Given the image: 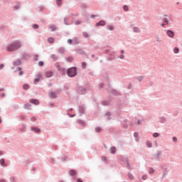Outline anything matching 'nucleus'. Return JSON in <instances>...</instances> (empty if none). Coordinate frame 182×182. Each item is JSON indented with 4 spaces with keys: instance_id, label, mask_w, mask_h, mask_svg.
<instances>
[{
    "instance_id": "9d476101",
    "label": "nucleus",
    "mask_w": 182,
    "mask_h": 182,
    "mask_svg": "<svg viewBox=\"0 0 182 182\" xmlns=\"http://www.w3.org/2000/svg\"><path fill=\"white\" fill-rule=\"evenodd\" d=\"M110 152L112 153V154H114V153H116V147H111Z\"/></svg>"
},
{
    "instance_id": "9b49d317",
    "label": "nucleus",
    "mask_w": 182,
    "mask_h": 182,
    "mask_svg": "<svg viewBox=\"0 0 182 182\" xmlns=\"http://www.w3.org/2000/svg\"><path fill=\"white\" fill-rule=\"evenodd\" d=\"M31 130H34L36 133H39L41 132V129L39 128H31Z\"/></svg>"
},
{
    "instance_id": "7ed1b4c3",
    "label": "nucleus",
    "mask_w": 182,
    "mask_h": 182,
    "mask_svg": "<svg viewBox=\"0 0 182 182\" xmlns=\"http://www.w3.org/2000/svg\"><path fill=\"white\" fill-rule=\"evenodd\" d=\"M45 75L47 77H52V76H53V72L47 71V72L45 73Z\"/></svg>"
},
{
    "instance_id": "f03ea898",
    "label": "nucleus",
    "mask_w": 182,
    "mask_h": 182,
    "mask_svg": "<svg viewBox=\"0 0 182 182\" xmlns=\"http://www.w3.org/2000/svg\"><path fill=\"white\" fill-rule=\"evenodd\" d=\"M68 76L70 77H73L74 76H76L77 75V73L76 72L75 68H71L68 70L67 71Z\"/></svg>"
},
{
    "instance_id": "4c0bfd02",
    "label": "nucleus",
    "mask_w": 182,
    "mask_h": 182,
    "mask_svg": "<svg viewBox=\"0 0 182 182\" xmlns=\"http://www.w3.org/2000/svg\"><path fill=\"white\" fill-rule=\"evenodd\" d=\"M173 141H177V138H176V136H174V137L173 138Z\"/></svg>"
},
{
    "instance_id": "58836bf2",
    "label": "nucleus",
    "mask_w": 182,
    "mask_h": 182,
    "mask_svg": "<svg viewBox=\"0 0 182 182\" xmlns=\"http://www.w3.org/2000/svg\"><path fill=\"white\" fill-rule=\"evenodd\" d=\"M124 55H123L119 56V59H124Z\"/></svg>"
},
{
    "instance_id": "de8ad7c7",
    "label": "nucleus",
    "mask_w": 182,
    "mask_h": 182,
    "mask_svg": "<svg viewBox=\"0 0 182 182\" xmlns=\"http://www.w3.org/2000/svg\"><path fill=\"white\" fill-rule=\"evenodd\" d=\"M0 123H2V119L0 117Z\"/></svg>"
},
{
    "instance_id": "603ef678",
    "label": "nucleus",
    "mask_w": 182,
    "mask_h": 182,
    "mask_svg": "<svg viewBox=\"0 0 182 182\" xmlns=\"http://www.w3.org/2000/svg\"><path fill=\"white\" fill-rule=\"evenodd\" d=\"M141 79H143V77H141L139 78V80H141Z\"/></svg>"
},
{
    "instance_id": "c85d7f7f",
    "label": "nucleus",
    "mask_w": 182,
    "mask_h": 182,
    "mask_svg": "<svg viewBox=\"0 0 182 182\" xmlns=\"http://www.w3.org/2000/svg\"><path fill=\"white\" fill-rule=\"evenodd\" d=\"M153 136H154V137H159V136H160V134H159V133H154V134H153Z\"/></svg>"
},
{
    "instance_id": "1a4fd4ad",
    "label": "nucleus",
    "mask_w": 182,
    "mask_h": 182,
    "mask_svg": "<svg viewBox=\"0 0 182 182\" xmlns=\"http://www.w3.org/2000/svg\"><path fill=\"white\" fill-rule=\"evenodd\" d=\"M48 42L49 43H53V42H55V39H53V38H52V37H50L48 38Z\"/></svg>"
},
{
    "instance_id": "5701e85b",
    "label": "nucleus",
    "mask_w": 182,
    "mask_h": 182,
    "mask_svg": "<svg viewBox=\"0 0 182 182\" xmlns=\"http://www.w3.org/2000/svg\"><path fill=\"white\" fill-rule=\"evenodd\" d=\"M174 53H178V48H175L173 50Z\"/></svg>"
},
{
    "instance_id": "8fccbe9b",
    "label": "nucleus",
    "mask_w": 182,
    "mask_h": 182,
    "mask_svg": "<svg viewBox=\"0 0 182 182\" xmlns=\"http://www.w3.org/2000/svg\"><path fill=\"white\" fill-rule=\"evenodd\" d=\"M134 136H135V137H136V136H137V133H135V134H134Z\"/></svg>"
},
{
    "instance_id": "2f4dec72",
    "label": "nucleus",
    "mask_w": 182,
    "mask_h": 182,
    "mask_svg": "<svg viewBox=\"0 0 182 182\" xmlns=\"http://www.w3.org/2000/svg\"><path fill=\"white\" fill-rule=\"evenodd\" d=\"M164 21L166 22V25H168V20L164 18Z\"/></svg>"
},
{
    "instance_id": "49530a36",
    "label": "nucleus",
    "mask_w": 182,
    "mask_h": 182,
    "mask_svg": "<svg viewBox=\"0 0 182 182\" xmlns=\"http://www.w3.org/2000/svg\"><path fill=\"white\" fill-rule=\"evenodd\" d=\"M121 53H122V55H123V53H124V50H122Z\"/></svg>"
},
{
    "instance_id": "a211bd4d",
    "label": "nucleus",
    "mask_w": 182,
    "mask_h": 182,
    "mask_svg": "<svg viewBox=\"0 0 182 182\" xmlns=\"http://www.w3.org/2000/svg\"><path fill=\"white\" fill-rule=\"evenodd\" d=\"M123 9H124V11H129V7L127 5H124L123 6Z\"/></svg>"
},
{
    "instance_id": "39448f33",
    "label": "nucleus",
    "mask_w": 182,
    "mask_h": 182,
    "mask_svg": "<svg viewBox=\"0 0 182 182\" xmlns=\"http://www.w3.org/2000/svg\"><path fill=\"white\" fill-rule=\"evenodd\" d=\"M168 36H169V38H174V32L168 30L167 32H166Z\"/></svg>"
},
{
    "instance_id": "5fc2aeb1",
    "label": "nucleus",
    "mask_w": 182,
    "mask_h": 182,
    "mask_svg": "<svg viewBox=\"0 0 182 182\" xmlns=\"http://www.w3.org/2000/svg\"><path fill=\"white\" fill-rule=\"evenodd\" d=\"M2 155V152L0 151V156Z\"/></svg>"
},
{
    "instance_id": "a19ab883",
    "label": "nucleus",
    "mask_w": 182,
    "mask_h": 182,
    "mask_svg": "<svg viewBox=\"0 0 182 182\" xmlns=\"http://www.w3.org/2000/svg\"><path fill=\"white\" fill-rule=\"evenodd\" d=\"M38 77H42V74H38Z\"/></svg>"
},
{
    "instance_id": "ddd939ff",
    "label": "nucleus",
    "mask_w": 182,
    "mask_h": 182,
    "mask_svg": "<svg viewBox=\"0 0 182 182\" xmlns=\"http://www.w3.org/2000/svg\"><path fill=\"white\" fill-rule=\"evenodd\" d=\"M23 88L24 89V90H28V89H29V85L28 84H25L23 86Z\"/></svg>"
},
{
    "instance_id": "dca6fc26",
    "label": "nucleus",
    "mask_w": 182,
    "mask_h": 182,
    "mask_svg": "<svg viewBox=\"0 0 182 182\" xmlns=\"http://www.w3.org/2000/svg\"><path fill=\"white\" fill-rule=\"evenodd\" d=\"M18 70H19V75L20 76H22V75H23V72L22 71V68H18Z\"/></svg>"
},
{
    "instance_id": "aec40b11",
    "label": "nucleus",
    "mask_w": 182,
    "mask_h": 182,
    "mask_svg": "<svg viewBox=\"0 0 182 182\" xmlns=\"http://www.w3.org/2000/svg\"><path fill=\"white\" fill-rule=\"evenodd\" d=\"M146 146H148V147H151V142H150V141H146Z\"/></svg>"
},
{
    "instance_id": "f704fd0d",
    "label": "nucleus",
    "mask_w": 182,
    "mask_h": 182,
    "mask_svg": "<svg viewBox=\"0 0 182 182\" xmlns=\"http://www.w3.org/2000/svg\"><path fill=\"white\" fill-rule=\"evenodd\" d=\"M142 178H143V180H146L147 179V176H143Z\"/></svg>"
},
{
    "instance_id": "3c124183",
    "label": "nucleus",
    "mask_w": 182,
    "mask_h": 182,
    "mask_svg": "<svg viewBox=\"0 0 182 182\" xmlns=\"http://www.w3.org/2000/svg\"><path fill=\"white\" fill-rule=\"evenodd\" d=\"M164 25H166V24H165V23H162V24H161V26H164Z\"/></svg>"
},
{
    "instance_id": "0eeeda50",
    "label": "nucleus",
    "mask_w": 182,
    "mask_h": 182,
    "mask_svg": "<svg viewBox=\"0 0 182 182\" xmlns=\"http://www.w3.org/2000/svg\"><path fill=\"white\" fill-rule=\"evenodd\" d=\"M50 97H53L54 99L56 98V93L53 92H50L49 94Z\"/></svg>"
},
{
    "instance_id": "09e8293b",
    "label": "nucleus",
    "mask_w": 182,
    "mask_h": 182,
    "mask_svg": "<svg viewBox=\"0 0 182 182\" xmlns=\"http://www.w3.org/2000/svg\"><path fill=\"white\" fill-rule=\"evenodd\" d=\"M32 120L35 121V120H36V119H35V117H33V118H32Z\"/></svg>"
},
{
    "instance_id": "bb28decb",
    "label": "nucleus",
    "mask_w": 182,
    "mask_h": 182,
    "mask_svg": "<svg viewBox=\"0 0 182 182\" xmlns=\"http://www.w3.org/2000/svg\"><path fill=\"white\" fill-rule=\"evenodd\" d=\"M134 32H140V30L138 28H134Z\"/></svg>"
},
{
    "instance_id": "864d4df0",
    "label": "nucleus",
    "mask_w": 182,
    "mask_h": 182,
    "mask_svg": "<svg viewBox=\"0 0 182 182\" xmlns=\"http://www.w3.org/2000/svg\"><path fill=\"white\" fill-rule=\"evenodd\" d=\"M138 124H140V121H138Z\"/></svg>"
},
{
    "instance_id": "f257e3e1",
    "label": "nucleus",
    "mask_w": 182,
    "mask_h": 182,
    "mask_svg": "<svg viewBox=\"0 0 182 182\" xmlns=\"http://www.w3.org/2000/svg\"><path fill=\"white\" fill-rule=\"evenodd\" d=\"M22 47V43L21 41H15L11 44L7 46L6 50L8 52H15V50H18L20 48Z\"/></svg>"
},
{
    "instance_id": "393cba45",
    "label": "nucleus",
    "mask_w": 182,
    "mask_h": 182,
    "mask_svg": "<svg viewBox=\"0 0 182 182\" xmlns=\"http://www.w3.org/2000/svg\"><path fill=\"white\" fill-rule=\"evenodd\" d=\"M43 65H44V63L43 61H39L38 62V65L43 66Z\"/></svg>"
},
{
    "instance_id": "4be33fe9",
    "label": "nucleus",
    "mask_w": 182,
    "mask_h": 182,
    "mask_svg": "<svg viewBox=\"0 0 182 182\" xmlns=\"http://www.w3.org/2000/svg\"><path fill=\"white\" fill-rule=\"evenodd\" d=\"M73 42V41L72 39H68V43H69V45H72Z\"/></svg>"
},
{
    "instance_id": "79ce46f5",
    "label": "nucleus",
    "mask_w": 182,
    "mask_h": 182,
    "mask_svg": "<svg viewBox=\"0 0 182 182\" xmlns=\"http://www.w3.org/2000/svg\"><path fill=\"white\" fill-rule=\"evenodd\" d=\"M102 159L104 160V161H106V157L103 156V157L102 158Z\"/></svg>"
},
{
    "instance_id": "ea45409f",
    "label": "nucleus",
    "mask_w": 182,
    "mask_h": 182,
    "mask_svg": "<svg viewBox=\"0 0 182 182\" xmlns=\"http://www.w3.org/2000/svg\"><path fill=\"white\" fill-rule=\"evenodd\" d=\"M80 23V22L79 21H75V25H79Z\"/></svg>"
},
{
    "instance_id": "f3484780",
    "label": "nucleus",
    "mask_w": 182,
    "mask_h": 182,
    "mask_svg": "<svg viewBox=\"0 0 182 182\" xmlns=\"http://www.w3.org/2000/svg\"><path fill=\"white\" fill-rule=\"evenodd\" d=\"M95 131L97 132V133H99L100 132H102V129H100V127H96Z\"/></svg>"
},
{
    "instance_id": "c756f323",
    "label": "nucleus",
    "mask_w": 182,
    "mask_h": 182,
    "mask_svg": "<svg viewBox=\"0 0 182 182\" xmlns=\"http://www.w3.org/2000/svg\"><path fill=\"white\" fill-rule=\"evenodd\" d=\"M38 82H39V78H36V79L34 80V83H35V85H36V83H37Z\"/></svg>"
},
{
    "instance_id": "423d86ee",
    "label": "nucleus",
    "mask_w": 182,
    "mask_h": 182,
    "mask_svg": "<svg viewBox=\"0 0 182 182\" xmlns=\"http://www.w3.org/2000/svg\"><path fill=\"white\" fill-rule=\"evenodd\" d=\"M29 102L30 103H33V105L39 104V101H38V100H30Z\"/></svg>"
},
{
    "instance_id": "473e14b6",
    "label": "nucleus",
    "mask_w": 182,
    "mask_h": 182,
    "mask_svg": "<svg viewBox=\"0 0 182 182\" xmlns=\"http://www.w3.org/2000/svg\"><path fill=\"white\" fill-rule=\"evenodd\" d=\"M82 68H86V63H82Z\"/></svg>"
},
{
    "instance_id": "6e6d98bb",
    "label": "nucleus",
    "mask_w": 182,
    "mask_h": 182,
    "mask_svg": "<svg viewBox=\"0 0 182 182\" xmlns=\"http://www.w3.org/2000/svg\"><path fill=\"white\" fill-rule=\"evenodd\" d=\"M18 63H21L20 62H18Z\"/></svg>"
},
{
    "instance_id": "412c9836",
    "label": "nucleus",
    "mask_w": 182,
    "mask_h": 182,
    "mask_svg": "<svg viewBox=\"0 0 182 182\" xmlns=\"http://www.w3.org/2000/svg\"><path fill=\"white\" fill-rule=\"evenodd\" d=\"M84 38H89V34L87 33H83Z\"/></svg>"
},
{
    "instance_id": "2eb2a0df",
    "label": "nucleus",
    "mask_w": 182,
    "mask_h": 182,
    "mask_svg": "<svg viewBox=\"0 0 182 182\" xmlns=\"http://www.w3.org/2000/svg\"><path fill=\"white\" fill-rule=\"evenodd\" d=\"M50 29H51V31L53 32V31H56V26H52L50 27Z\"/></svg>"
},
{
    "instance_id": "e433bc0d",
    "label": "nucleus",
    "mask_w": 182,
    "mask_h": 182,
    "mask_svg": "<svg viewBox=\"0 0 182 182\" xmlns=\"http://www.w3.org/2000/svg\"><path fill=\"white\" fill-rule=\"evenodd\" d=\"M2 69H4V65H3V64H1V65H0V70H2Z\"/></svg>"
},
{
    "instance_id": "c9c22d12",
    "label": "nucleus",
    "mask_w": 182,
    "mask_h": 182,
    "mask_svg": "<svg viewBox=\"0 0 182 182\" xmlns=\"http://www.w3.org/2000/svg\"><path fill=\"white\" fill-rule=\"evenodd\" d=\"M156 41H157V42H161V40L160 39L159 37L156 38Z\"/></svg>"
},
{
    "instance_id": "20e7f679",
    "label": "nucleus",
    "mask_w": 182,
    "mask_h": 182,
    "mask_svg": "<svg viewBox=\"0 0 182 182\" xmlns=\"http://www.w3.org/2000/svg\"><path fill=\"white\" fill-rule=\"evenodd\" d=\"M106 25V22L105 21H100L97 23L96 26H105Z\"/></svg>"
},
{
    "instance_id": "c03bdc74",
    "label": "nucleus",
    "mask_w": 182,
    "mask_h": 182,
    "mask_svg": "<svg viewBox=\"0 0 182 182\" xmlns=\"http://www.w3.org/2000/svg\"><path fill=\"white\" fill-rule=\"evenodd\" d=\"M106 115H107V116H110L109 112H107V113L106 114Z\"/></svg>"
},
{
    "instance_id": "a878e982",
    "label": "nucleus",
    "mask_w": 182,
    "mask_h": 182,
    "mask_svg": "<svg viewBox=\"0 0 182 182\" xmlns=\"http://www.w3.org/2000/svg\"><path fill=\"white\" fill-rule=\"evenodd\" d=\"M31 105H29V104H26L25 105H24V107H25V109H29V107H30Z\"/></svg>"
},
{
    "instance_id": "b1692460",
    "label": "nucleus",
    "mask_w": 182,
    "mask_h": 182,
    "mask_svg": "<svg viewBox=\"0 0 182 182\" xmlns=\"http://www.w3.org/2000/svg\"><path fill=\"white\" fill-rule=\"evenodd\" d=\"M51 58H52V59H53L54 60H56V55H55V54L51 55Z\"/></svg>"
},
{
    "instance_id": "6ab92c4d",
    "label": "nucleus",
    "mask_w": 182,
    "mask_h": 182,
    "mask_svg": "<svg viewBox=\"0 0 182 182\" xmlns=\"http://www.w3.org/2000/svg\"><path fill=\"white\" fill-rule=\"evenodd\" d=\"M33 28L34 29H38V28H39V26H38V24H33Z\"/></svg>"
},
{
    "instance_id": "6e6552de",
    "label": "nucleus",
    "mask_w": 182,
    "mask_h": 182,
    "mask_svg": "<svg viewBox=\"0 0 182 182\" xmlns=\"http://www.w3.org/2000/svg\"><path fill=\"white\" fill-rule=\"evenodd\" d=\"M70 176H76V171L75 170H71L69 171Z\"/></svg>"
},
{
    "instance_id": "72a5a7b5",
    "label": "nucleus",
    "mask_w": 182,
    "mask_h": 182,
    "mask_svg": "<svg viewBox=\"0 0 182 182\" xmlns=\"http://www.w3.org/2000/svg\"><path fill=\"white\" fill-rule=\"evenodd\" d=\"M73 42H75V43H78L77 38H74Z\"/></svg>"
},
{
    "instance_id": "f8f14e48",
    "label": "nucleus",
    "mask_w": 182,
    "mask_h": 182,
    "mask_svg": "<svg viewBox=\"0 0 182 182\" xmlns=\"http://www.w3.org/2000/svg\"><path fill=\"white\" fill-rule=\"evenodd\" d=\"M0 164L1 166H2V167H4L5 165V159H1L0 160Z\"/></svg>"
},
{
    "instance_id": "7c9ffc66",
    "label": "nucleus",
    "mask_w": 182,
    "mask_h": 182,
    "mask_svg": "<svg viewBox=\"0 0 182 182\" xmlns=\"http://www.w3.org/2000/svg\"><path fill=\"white\" fill-rule=\"evenodd\" d=\"M108 29H109V31H113V26H108Z\"/></svg>"
},
{
    "instance_id": "4468645a",
    "label": "nucleus",
    "mask_w": 182,
    "mask_h": 182,
    "mask_svg": "<svg viewBox=\"0 0 182 182\" xmlns=\"http://www.w3.org/2000/svg\"><path fill=\"white\" fill-rule=\"evenodd\" d=\"M57 5L60 6V5H62V0H57Z\"/></svg>"
},
{
    "instance_id": "a18cd8bd",
    "label": "nucleus",
    "mask_w": 182,
    "mask_h": 182,
    "mask_svg": "<svg viewBox=\"0 0 182 182\" xmlns=\"http://www.w3.org/2000/svg\"><path fill=\"white\" fill-rule=\"evenodd\" d=\"M0 182H6L5 180H1Z\"/></svg>"
},
{
    "instance_id": "37998d69",
    "label": "nucleus",
    "mask_w": 182,
    "mask_h": 182,
    "mask_svg": "<svg viewBox=\"0 0 182 182\" xmlns=\"http://www.w3.org/2000/svg\"><path fill=\"white\" fill-rule=\"evenodd\" d=\"M77 182H83V181H82V180H80V179H77Z\"/></svg>"
},
{
    "instance_id": "cd10ccee",
    "label": "nucleus",
    "mask_w": 182,
    "mask_h": 182,
    "mask_svg": "<svg viewBox=\"0 0 182 182\" xmlns=\"http://www.w3.org/2000/svg\"><path fill=\"white\" fill-rule=\"evenodd\" d=\"M149 173H150V174H153V173H154V169L150 168L149 169Z\"/></svg>"
}]
</instances>
